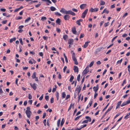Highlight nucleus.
Segmentation results:
<instances>
[{
  "label": "nucleus",
  "instance_id": "f257e3e1",
  "mask_svg": "<svg viewBox=\"0 0 130 130\" xmlns=\"http://www.w3.org/2000/svg\"><path fill=\"white\" fill-rule=\"evenodd\" d=\"M26 109L27 110L26 111V113L27 115V117L28 118H30L31 115L32 114L30 110V107L29 106L27 107Z\"/></svg>",
  "mask_w": 130,
  "mask_h": 130
},
{
  "label": "nucleus",
  "instance_id": "f03ea898",
  "mask_svg": "<svg viewBox=\"0 0 130 130\" xmlns=\"http://www.w3.org/2000/svg\"><path fill=\"white\" fill-rule=\"evenodd\" d=\"M89 71V66H88L86 68L84 69L82 73V74L83 75H85Z\"/></svg>",
  "mask_w": 130,
  "mask_h": 130
},
{
  "label": "nucleus",
  "instance_id": "7ed1b4c3",
  "mask_svg": "<svg viewBox=\"0 0 130 130\" xmlns=\"http://www.w3.org/2000/svg\"><path fill=\"white\" fill-rule=\"evenodd\" d=\"M130 103V97L128 99V100L126 102H123L121 105V107H123L124 106L126 105L127 104Z\"/></svg>",
  "mask_w": 130,
  "mask_h": 130
},
{
  "label": "nucleus",
  "instance_id": "20e7f679",
  "mask_svg": "<svg viewBox=\"0 0 130 130\" xmlns=\"http://www.w3.org/2000/svg\"><path fill=\"white\" fill-rule=\"evenodd\" d=\"M82 88L81 87L79 86H77L76 87V89L75 91V93H76V91H78L77 94L78 95L79 93L80 92V90Z\"/></svg>",
  "mask_w": 130,
  "mask_h": 130
},
{
  "label": "nucleus",
  "instance_id": "39448f33",
  "mask_svg": "<svg viewBox=\"0 0 130 130\" xmlns=\"http://www.w3.org/2000/svg\"><path fill=\"white\" fill-rule=\"evenodd\" d=\"M88 11V9H86L85 10V11H84L83 13H82L81 17L83 18H84L86 16V15Z\"/></svg>",
  "mask_w": 130,
  "mask_h": 130
},
{
  "label": "nucleus",
  "instance_id": "423d86ee",
  "mask_svg": "<svg viewBox=\"0 0 130 130\" xmlns=\"http://www.w3.org/2000/svg\"><path fill=\"white\" fill-rule=\"evenodd\" d=\"M98 10V8H96L94 9L93 8H91L89 10V11L90 12H96Z\"/></svg>",
  "mask_w": 130,
  "mask_h": 130
},
{
  "label": "nucleus",
  "instance_id": "0eeeda50",
  "mask_svg": "<svg viewBox=\"0 0 130 130\" xmlns=\"http://www.w3.org/2000/svg\"><path fill=\"white\" fill-rule=\"evenodd\" d=\"M30 85L35 90L37 88V84L36 83H34L33 84H32L31 83H30Z\"/></svg>",
  "mask_w": 130,
  "mask_h": 130
},
{
  "label": "nucleus",
  "instance_id": "6e6552de",
  "mask_svg": "<svg viewBox=\"0 0 130 130\" xmlns=\"http://www.w3.org/2000/svg\"><path fill=\"white\" fill-rule=\"evenodd\" d=\"M73 70L75 72H77L78 73V68L77 66H74V67Z\"/></svg>",
  "mask_w": 130,
  "mask_h": 130
},
{
  "label": "nucleus",
  "instance_id": "1a4fd4ad",
  "mask_svg": "<svg viewBox=\"0 0 130 130\" xmlns=\"http://www.w3.org/2000/svg\"><path fill=\"white\" fill-rule=\"evenodd\" d=\"M42 1L43 2H46L47 5H49V4L48 3L50 4H51L52 3V2L50 0H42Z\"/></svg>",
  "mask_w": 130,
  "mask_h": 130
},
{
  "label": "nucleus",
  "instance_id": "9d476101",
  "mask_svg": "<svg viewBox=\"0 0 130 130\" xmlns=\"http://www.w3.org/2000/svg\"><path fill=\"white\" fill-rule=\"evenodd\" d=\"M70 18V16L67 14L65 15L63 17V18L65 20H69Z\"/></svg>",
  "mask_w": 130,
  "mask_h": 130
},
{
  "label": "nucleus",
  "instance_id": "9b49d317",
  "mask_svg": "<svg viewBox=\"0 0 130 130\" xmlns=\"http://www.w3.org/2000/svg\"><path fill=\"white\" fill-rule=\"evenodd\" d=\"M87 6V5L86 4H83L80 6V8L82 9H84Z\"/></svg>",
  "mask_w": 130,
  "mask_h": 130
},
{
  "label": "nucleus",
  "instance_id": "f8f14e48",
  "mask_svg": "<svg viewBox=\"0 0 130 130\" xmlns=\"http://www.w3.org/2000/svg\"><path fill=\"white\" fill-rule=\"evenodd\" d=\"M121 102L122 101H120L117 103V106L116 108V109H117L119 108L120 106V105H121Z\"/></svg>",
  "mask_w": 130,
  "mask_h": 130
},
{
  "label": "nucleus",
  "instance_id": "ddd939ff",
  "mask_svg": "<svg viewBox=\"0 0 130 130\" xmlns=\"http://www.w3.org/2000/svg\"><path fill=\"white\" fill-rule=\"evenodd\" d=\"M83 21V20L82 19H80L78 20H77L76 23L78 25L80 26L81 25L80 23V22H82Z\"/></svg>",
  "mask_w": 130,
  "mask_h": 130
},
{
  "label": "nucleus",
  "instance_id": "4468645a",
  "mask_svg": "<svg viewBox=\"0 0 130 130\" xmlns=\"http://www.w3.org/2000/svg\"><path fill=\"white\" fill-rule=\"evenodd\" d=\"M72 33L75 35H78L79 33L78 34H76V30L75 28V27H74V28H73L72 29Z\"/></svg>",
  "mask_w": 130,
  "mask_h": 130
},
{
  "label": "nucleus",
  "instance_id": "2eb2a0df",
  "mask_svg": "<svg viewBox=\"0 0 130 130\" xmlns=\"http://www.w3.org/2000/svg\"><path fill=\"white\" fill-rule=\"evenodd\" d=\"M90 43V41H87L85 42V44L83 47L84 48H86L88 45V43Z\"/></svg>",
  "mask_w": 130,
  "mask_h": 130
},
{
  "label": "nucleus",
  "instance_id": "dca6fc26",
  "mask_svg": "<svg viewBox=\"0 0 130 130\" xmlns=\"http://www.w3.org/2000/svg\"><path fill=\"white\" fill-rule=\"evenodd\" d=\"M98 85L96 87H93V89L95 92H96L98 89Z\"/></svg>",
  "mask_w": 130,
  "mask_h": 130
},
{
  "label": "nucleus",
  "instance_id": "f3484780",
  "mask_svg": "<svg viewBox=\"0 0 130 130\" xmlns=\"http://www.w3.org/2000/svg\"><path fill=\"white\" fill-rule=\"evenodd\" d=\"M66 10L64 8H62L60 10V12L61 13H65Z\"/></svg>",
  "mask_w": 130,
  "mask_h": 130
},
{
  "label": "nucleus",
  "instance_id": "a211bd4d",
  "mask_svg": "<svg viewBox=\"0 0 130 130\" xmlns=\"http://www.w3.org/2000/svg\"><path fill=\"white\" fill-rule=\"evenodd\" d=\"M23 8V7L22 6H21L20 8L16 9L14 11V12H16L19 11L20 9Z\"/></svg>",
  "mask_w": 130,
  "mask_h": 130
},
{
  "label": "nucleus",
  "instance_id": "6ab92c4d",
  "mask_svg": "<svg viewBox=\"0 0 130 130\" xmlns=\"http://www.w3.org/2000/svg\"><path fill=\"white\" fill-rule=\"evenodd\" d=\"M73 42V40L72 39H69V40L68 43L70 44H72Z\"/></svg>",
  "mask_w": 130,
  "mask_h": 130
},
{
  "label": "nucleus",
  "instance_id": "aec40b11",
  "mask_svg": "<svg viewBox=\"0 0 130 130\" xmlns=\"http://www.w3.org/2000/svg\"><path fill=\"white\" fill-rule=\"evenodd\" d=\"M62 99H64L66 96V94L65 92H63L62 93Z\"/></svg>",
  "mask_w": 130,
  "mask_h": 130
},
{
  "label": "nucleus",
  "instance_id": "412c9836",
  "mask_svg": "<svg viewBox=\"0 0 130 130\" xmlns=\"http://www.w3.org/2000/svg\"><path fill=\"white\" fill-rule=\"evenodd\" d=\"M85 118L86 119L88 120H88L89 122H90L91 121V119L90 117L87 116H86Z\"/></svg>",
  "mask_w": 130,
  "mask_h": 130
},
{
  "label": "nucleus",
  "instance_id": "4be33fe9",
  "mask_svg": "<svg viewBox=\"0 0 130 130\" xmlns=\"http://www.w3.org/2000/svg\"><path fill=\"white\" fill-rule=\"evenodd\" d=\"M74 105V103L73 104H72V103L70 104V106L68 109V111L69 110H70L71 109V108L72 107H73V108Z\"/></svg>",
  "mask_w": 130,
  "mask_h": 130
},
{
  "label": "nucleus",
  "instance_id": "5701e85b",
  "mask_svg": "<svg viewBox=\"0 0 130 130\" xmlns=\"http://www.w3.org/2000/svg\"><path fill=\"white\" fill-rule=\"evenodd\" d=\"M56 96L57 97V99L58 101L59 99V93L58 91H56Z\"/></svg>",
  "mask_w": 130,
  "mask_h": 130
},
{
  "label": "nucleus",
  "instance_id": "b1692460",
  "mask_svg": "<svg viewBox=\"0 0 130 130\" xmlns=\"http://www.w3.org/2000/svg\"><path fill=\"white\" fill-rule=\"evenodd\" d=\"M36 77V73L35 72L33 73L32 75V77L33 79H35Z\"/></svg>",
  "mask_w": 130,
  "mask_h": 130
},
{
  "label": "nucleus",
  "instance_id": "393cba45",
  "mask_svg": "<svg viewBox=\"0 0 130 130\" xmlns=\"http://www.w3.org/2000/svg\"><path fill=\"white\" fill-rule=\"evenodd\" d=\"M50 9L52 11H54L56 10V8L54 7L51 6L50 7Z\"/></svg>",
  "mask_w": 130,
  "mask_h": 130
},
{
  "label": "nucleus",
  "instance_id": "a878e982",
  "mask_svg": "<svg viewBox=\"0 0 130 130\" xmlns=\"http://www.w3.org/2000/svg\"><path fill=\"white\" fill-rule=\"evenodd\" d=\"M64 121L65 120H64V118H62V120L60 124V125L61 126H62L63 125V124L64 123Z\"/></svg>",
  "mask_w": 130,
  "mask_h": 130
},
{
  "label": "nucleus",
  "instance_id": "bb28decb",
  "mask_svg": "<svg viewBox=\"0 0 130 130\" xmlns=\"http://www.w3.org/2000/svg\"><path fill=\"white\" fill-rule=\"evenodd\" d=\"M73 61L74 62V64L76 65H77L78 64V61H77V60L76 59V58L74 59H73Z\"/></svg>",
  "mask_w": 130,
  "mask_h": 130
},
{
  "label": "nucleus",
  "instance_id": "cd10ccee",
  "mask_svg": "<svg viewBox=\"0 0 130 130\" xmlns=\"http://www.w3.org/2000/svg\"><path fill=\"white\" fill-rule=\"evenodd\" d=\"M16 38H13L11 39H10L9 42L10 43H12L13 41H15L16 40Z\"/></svg>",
  "mask_w": 130,
  "mask_h": 130
},
{
  "label": "nucleus",
  "instance_id": "c85d7f7f",
  "mask_svg": "<svg viewBox=\"0 0 130 130\" xmlns=\"http://www.w3.org/2000/svg\"><path fill=\"white\" fill-rule=\"evenodd\" d=\"M105 4V2L102 0H101L100 1V5H104Z\"/></svg>",
  "mask_w": 130,
  "mask_h": 130
},
{
  "label": "nucleus",
  "instance_id": "c756f323",
  "mask_svg": "<svg viewBox=\"0 0 130 130\" xmlns=\"http://www.w3.org/2000/svg\"><path fill=\"white\" fill-rule=\"evenodd\" d=\"M74 78V76L73 75H71V77L69 79V81L70 82H72L73 80V79Z\"/></svg>",
  "mask_w": 130,
  "mask_h": 130
},
{
  "label": "nucleus",
  "instance_id": "7c9ffc66",
  "mask_svg": "<svg viewBox=\"0 0 130 130\" xmlns=\"http://www.w3.org/2000/svg\"><path fill=\"white\" fill-rule=\"evenodd\" d=\"M60 20L59 18L56 21V23H58L59 25H60Z\"/></svg>",
  "mask_w": 130,
  "mask_h": 130
},
{
  "label": "nucleus",
  "instance_id": "2f4dec72",
  "mask_svg": "<svg viewBox=\"0 0 130 130\" xmlns=\"http://www.w3.org/2000/svg\"><path fill=\"white\" fill-rule=\"evenodd\" d=\"M31 19V18L30 17H28V18L26 19L25 20V23H27Z\"/></svg>",
  "mask_w": 130,
  "mask_h": 130
},
{
  "label": "nucleus",
  "instance_id": "473e14b6",
  "mask_svg": "<svg viewBox=\"0 0 130 130\" xmlns=\"http://www.w3.org/2000/svg\"><path fill=\"white\" fill-rule=\"evenodd\" d=\"M122 61V59H121L120 60H118L117 62V64H120Z\"/></svg>",
  "mask_w": 130,
  "mask_h": 130
},
{
  "label": "nucleus",
  "instance_id": "72a5a7b5",
  "mask_svg": "<svg viewBox=\"0 0 130 130\" xmlns=\"http://www.w3.org/2000/svg\"><path fill=\"white\" fill-rule=\"evenodd\" d=\"M72 59L76 58L75 57V54L73 52L72 53Z\"/></svg>",
  "mask_w": 130,
  "mask_h": 130
},
{
  "label": "nucleus",
  "instance_id": "f704fd0d",
  "mask_svg": "<svg viewBox=\"0 0 130 130\" xmlns=\"http://www.w3.org/2000/svg\"><path fill=\"white\" fill-rule=\"evenodd\" d=\"M71 12V10H69L68 11L66 10L65 14H67V15L70 14Z\"/></svg>",
  "mask_w": 130,
  "mask_h": 130
},
{
  "label": "nucleus",
  "instance_id": "c9c22d12",
  "mask_svg": "<svg viewBox=\"0 0 130 130\" xmlns=\"http://www.w3.org/2000/svg\"><path fill=\"white\" fill-rule=\"evenodd\" d=\"M68 37V35H64L63 36V38L64 40H66L67 39Z\"/></svg>",
  "mask_w": 130,
  "mask_h": 130
},
{
  "label": "nucleus",
  "instance_id": "e433bc0d",
  "mask_svg": "<svg viewBox=\"0 0 130 130\" xmlns=\"http://www.w3.org/2000/svg\"><path fill=\"white\" fill-rule=\"evenodd\" d=\"M94 61H92L90 63L89 65V67H91L94 64Z\"/></svg>",
  "mask_w": 130,
  "mask_h": 130
},
{
  "label": "nucleus",
  "instance_id": "4c0bfd02",
  "mask_svg": "<svg viewBox=\"0 0 130 130\" xmlns=\"http://www.w3.org/2000/svg\"><path fill=\"white\" fill-rule=\"evenodd\" d=\"M109 22H108L107 23H104V26L105 27H106L109 25Z\"/></svg>",
  "mask_w": 130,
  "mask_h": 130
},
{
  "label": "nucleus",
  "instance_id": "58836bf2",
  "mask_svg": "<svg viewBox=\"0 0 130 130\" xmlns=\"http://www.w3.org/2000/svg\"><path fill=\"white\" fill-rule=\"evenodd\" d=\"M80 74H79L78 75V76L77 77V80L78 82L79 81L80 79Z\"/></svg>",
  "mask_w": 130,
  "mask_h": 130
},
{
  "label": "nucleus",
  "instance_id": "ea45409f",
  "mask_svg": "<svg viewBox=\"0 0 130 130\" xmlns=\"http://www.w3.org/2000/svg\"><path fill=\"white\" fill-rule=\"evenodd\" d=\"M55 15L58 16H60L61 15V14L58 12H55Z\"/></svg>",
  "mask_w": 130,
  "mask_h": 130
},
{
  "label": "nucleus",
  "instance_id": "a19ab883",
  "mask_svg": "<svg viewBox=\"0 0 130 130\" xmlns=\"http://www.w3.org/2000/svg\"><path fill=\"white\" fill-rule=\"evenodd\" d=\"M130 115V112L128 113H127L126 115L124 117V119H127V117Z\"/></svg>",
  "mask_w": 130,
  "mask_h": 130
},
{
  "label": "nucleus",
  "instance_id": "79ce46f5",
  "mask_svg": "<svg viewBox=\"0 0 130 130\" xmlns=\"http://www.w3.org/2000/svg\"><path fill=\"white\" fill-rule=\"evenodd\" d=\"M60 119H59L58 120L57 122V126L59 127V126L60 123Z\"/></svg>",
  "mask_w": 130,
  "mask_h": 130
},
{
  "label": "nucleus",
  "instance_id": "37998d69",
  "mask_svg": "<svg viewBox=\"0 0 130 130\" xmlns=\"http://www.w3.org/2000/svg\"><path fill=\"white\" fill-rule=\"evenodd\" d=\"M128 71L129 72V74L130 75V65H129L127 67Z\"/></svg>",
  "mask_w": 130,
  "mask_h": 130
},
{
  "label": "nucleus",
  "instance_id": "c03bdc74",
  "mask_svg": "<svg viewBox=\"0 0 130 130\" xmlns=\"http://www.w3.org/2000/svg\"><path fill=\"white\" fill-rule=\"evenodd\" d=\"M88 121L87 120H85L83 121L82 123H88Z\"/></svg>",
  "mask_w": 130,
  "mask_h": 130
},
{
  "label": "nucleus",
  "instance_id": "a18cd8bd",
  "mask_svg": "<svg viewBox=\"0 0 130 130\" xmlns=\"http://www.w3.org/2000/svg\"><path fill=\"white\" fill-rule=\"evenodd\" d=\"M113 106H111L107 110L108 112H109V111L112 108Z\"/></svg>",
  "mask_w": 130,
  "mask_h": 130
},
{
  "label": "nucleus",
  "instance_id": "49530a36",
  "mask_svg": "<svg viewBox=\"0 0 130 130\" xmlns=\"http://www.w3.org/2000/svg\"><path fill=\"white\" fill-rule=\"evenodd\" d=\"M87 125L86 124H85L83 125H82L80 127L81 128V129L83 128L86 127L87 126Z\"/></svg>",
  "mask_w": 130,
  "mask_h": 130
},
{
  "label": "nucleus",
  "instance_id": "de8ad7c7",
  "mask_svg": "<svg viewBox=\"0 0 130 130\" xmlns=\"http://www.w3.org/2000/svg\"><path fill=\"white\" fill-rule=\"evenodd\" d=\"M126 83V79H125L123 81V83L122 84V86H123Z\"/></svg>",
  "mask_w": 130,
  "mask_h": 130
},
{
  "label": "nucleus",
  "instance_id": "09e8293b",
  "mask_svg": "<svg viewBox=\"0 0 130 130\" xmlns=\"http://www.w3.org/2000/svg\"><path fill=\"white\" fill-rule=\"evenodd\" d=\"M46 18L45 17H42L41 20L42 21H44V20H46Z\"/></svg>",
  "mask_w": 130,
  "mask_h": 130
},
{
  "label": "nucleus",
  "instance_id": "8fccbe9b",
  "mask_svg": "<svg viewBox=\"0 0 130 130\" xmlns=\"http://www.w3.org/2000/svg\"><path fill=\"white\" fill-rule=\"evenodd\" d=\"M43 38L45 40H47L48 37H45V36H44L43 37Z\"/></svg>",
  "mask_w": 130,
  "mask_h": 130
},
{
  "label": "nucleus",
  "instance_id": "3c124183",
  "mask_svg": "<svg viewBox=\"0 0 130 130\" xmlns=\"http://www.w3.org/2000/svg\"><path fill=\"white\" fill-rule=\"evenodd\" d=\"M32 58L30 60H29L28 61L29 63L31 64H32L33 63V62L32 60Z\"/></svg>",
  "mask_w": 130,
  "mask_h": 130
},
{
  "label": "nucleus",
  "instance_id": "603ef678",
  "mask_svg": "<svg viewBox=\"0 0 130 130\" xmlns=\"http://www.w3.org/2000/svg\"><path fill=\"white\" fill-rule=\"evenodd\" d=\"M81 116H80L77 117L74 120L75 121H76L78 120L79 118L81 117Z\"/></svg>",
  "mask_w": 130,
  "mask_h": 130
},
{
  "label": "nucleus",
  "instance_id": "864d4df0",
  "mask_svg": "<svg viewBox=\"0 0 130 130\" xmlns=\"http://www.w3.org/2000/svg\"><path fill=\"white\" fill-rule=\"evenodd\" d=\"M45 99L47 101H48L49 99V96L46 95L45 96Z\"/></svg>",
  "mask_w": 130,
  "mask_h": 130
},
{
  "label": "nucleus",
  "instance_id": "5fc2aeb1",
  "mask_svg": "<svg viewBox=\"0 0 130 130\" xmlns=\"http://www.w3.org/2000/svg\"><path fill=\"white\" fill-rule=\"evenodd\" d=\"M109 103H108L106 106L103 109V111H104L105 109H106L107 107L108 106Z\"/></svg>",
  "mask_w": 130,
  "mask_h": 130
},
{
  "label": "nucleus",
  "instance_id": "6e6d98bb",
  "mask_svg": "<svg viewBox=\"0 0 130 130\" xmlns=\"http://www.w3.org/2000/svg\"><path fill=\"white\" fill-rule=\"evenodd\" d=\"M19 40L20 41V43H21V44L22 45H23V42L22 39L21 38H20L19 39Z\"/></svg>",
  "mask_w": 130,
  "mask_h": 130
},
{
  "label": "nucleus",
  "instance_id": "4d7b16f0",
  "mask_svg": "<svg viewBox=\"0 0 130 130\" xmlns=\"http://www.w3.org/2000/svg\"><path fill=\"white\" fill-rule=\"evenodd\" d=\"M28 95V99H31L32 98V96L30 94H29Z\"/></svg>",
  "mask_w": 130,
  "mask_h": 130
},
{
  "label": "nucleus",
  "instance_id": "13d9d810",
  "mask_svg": "<svg viewBox=\"0 0 130 130\" xmlns=\"http://www.w3.org/2000/svg\"><path fill=\"white\" fill-rule=\"evenodd\" d=\"M70 95H67L66 96V98L65 100H67L69 98H70Z\"/></svg>",
  "mask_w": 130,
  "mask_h": 130
},
{
  "label": "nucleus",
  "instance_id": "bf43d9fd",
  "mask_svg": "<svg viewBox=\"0 0 130 130\" xmlns=\"http://www.w3.org/2000/svg\"><path fill=\"white\" fill-rule=\"evenodd\" d=\"M7 22V20L3 21L2 22V23L3 24H6Z\"/></svg>",
  "mask_w": 130,
  "mask_h": 130
},
{
  "label": "nucleus",
  "instance_id": "052dcab7",
  "mask_svg": "<svg viewBox=\"0 0 130 130\" xmlns=\"http://www.w3.org/2000/svg\"><path fill=\"white\" fill-rule=\"evenodd\" d=\"M54 98L53 97H52L51 99V103H53L54 102Z\"/></svg>",
  "mask_w": 130,
  "mask_h": 130
},
{
  "label": "nucleus",
  "instance_id": "680f3d73",
  "mask_svg": "<svg viewBox=\"0 0 130 130\" xmlns=\"http://www.w3.org/2000/svg\"><path fill=\"white\" fill-rule=\"evenodd\" d=\"M104 48L103 47H101L99 48H98V51H101V50H102Z\"/></svg>",
  "mask_w": 130,
  "mask_h": 130
},
{
  "label": "nucleus",
  "instance_id": "e2e57ef3",
  "mask_svg": "<svg viewBox=\"0 0 130 130\" xmlns=\"http://www.w3.org/2000/svg\"><path fill=\"white\" fill-rule=\"evenodd\" d=\"M84 36V34H81L79 38L80 39L83 37Z\"/></svg>",
  "mask_w": 130,
  "mask_h": 130
},
{
  "label": "nucleus",
  "instance_id": "0e129e2a",
  "mask_svg": "<svg viewBox=\"0 0 130 130\" xmlns=\"http://www.w3.org/2000/svg\"><path fill=\"white\" fill-rule=\"evenodd\" d=\"M120 113H118L117 114L116 116H115L114 119H115L117 117H118L120 115Z\"/></svg>",
  "mask_w": 130,
  "mask_h": 130
},
{
  "label": "nucleus",
  "instance_id": "69168bd1",
  "mask_svg": "<svg viewBox=\"0 0 130 130\" xmlns=\"http://www.w3.org/2000/svg\"><path fill=\"white\" fill-rule=\"evenodd\" d=\"M46 120L45 119L43 121V123H44V125L45 126H46Z\"/></svg>",
  "mask_w": 130,
  "mask_h": 130
},
{
  "label": "nucleus",
  "instance_id": "338daca9",
  "mask_svg": "<svg viewBox=\"0 0 130 130\" xmlns=\"http://www.w3.org/2000/svg\"><path fill=\"white\" fill-rule=\"evenodd\" d=\"M104 10H105V13H106L107 14H108L109 13V11L106 9H105Z\"/></svg>",
  "mask_w": 130,
  "mask_h": 130
},
{
  "label": "nucleus",
  "instance_id": "774afa93",
  "mask_svg": "<svg viewBox=\"0 0 130 130\" xmlns=\"http://www.w3.org/2000/svg\"><path fill=\"white\" fill-rule=\"evenodd\" d=\"M56 30L57 32L58 33H60L61 31L60 29L58 28H56Z\"/></svg>",
  "mask_w": 130,
  "mask_h": 130
}]
</instances>
